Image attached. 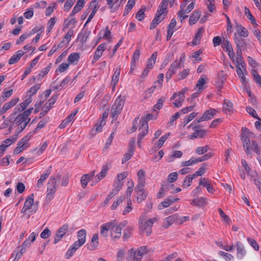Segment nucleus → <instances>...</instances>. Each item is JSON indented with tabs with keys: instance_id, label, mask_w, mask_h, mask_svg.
<instances>
[{
	"instance_id": "13d9d810",
	"label": "nucleus",
	"mask_w": 261,
	"mask_h": 261,
	"mask_svg": "<svg viewBox=\"0 0 261 261\" xmlns=\"http://www.w3.org/2000/svg\"><path fill=\"white\" fill-rule=\"evenodd\" d=\"M247 241L248 243L250 244V245L254 248V250L257 251L259 250V246L257 242L255 240L252 238H248Z\"/></svg>"
},
{
	"instance_id": "0eeeda50",
	"label": "nucleus",
	"mask_w": 261,
	"mask_h": 261,
	"mask_svg": "<svg viewBox=\"0 0 261 261\" xmlns=\"http://www.w3.org/2000/svg\"><path fill=\"white\" fill-rule=\"evenodd\" d=\"M69 229V226L67 224H64L57 231L55 235L54 243L55 244L58 243L65 235Z\"/></svg>"
},
{
	"instance_id": "a19ab883",
	"label": "nucleus",
	"mask_w": 261,
	"mask_h": 261,
	"mask_svg": "<svg viewBox=\"0 0 261 261\" xmlns=\"http://www.w3.org/2000/svg\"><path fill=\"white\" fill-rule=\"evenodd\" d=\"M245 13L248 19H249L252 24L254 25H257V23H256V20L254 17L251 14L249 9L246 7H245Z\"/></svg>"
},
{
	"instance_id": "f704fd0d",
	"label": "nucleus",
	"mask_w": 261,
	"mask_h": 261,
	"mask_svg": "<svg viewBox=\"0 0 261 261\" xmlns=\"http://www.w3.org/2000/svg\"><path fill=\"white\" fill-rule=\"evenodd\" d=\"M168 4V0H162L156 13L159 15H162L164 11L167 9Z\"/></svg>"
},
{
	"instance_id": "a18cd8bd",
	"label": "nucleus",
	"mask_w": 261,
	"mask_h": 261,
	"mask_svg": "<svg viewBox=\"0 0 261 261\" xmlns=\"http://www.w3.org/2000/svg\"><path fill=\"white\" fill-rule=\"evenodd\" d=\"M206 199L203 197L200 198L194 199L191 202V204L193 205L201 206L205 203Z\"/></svg>"
},
{
	"instance_id": "680f3d73",
	"label": "nucleus",
	"mask_w": 261,
	"mask_h": 261,
	"mask_svg": "<svg viewBox=\"0 0 261 261\" xmlns=\"http://www.w3.org/2000/svg\"><path fill=\"white\" fill-rule=\"evenodd\" d=\"M196 161L195 159H191L190 160L187 161H183L181 163V167H186L191 166L193 164H196Z\"/></svg>"
},
{
	"instance_id": "c756f323",
	"label": "nucleus",
	"mask_w": 261,
	"mask_h": 261,
	"mask_svg": "<svg viewBox=\"0 0 261 261\" xmlns=\"http://www.w3.org/2000/svg\"><path fill=\"white\" fill-rule=\"evenodd\" d=\"M200 17V12L199 11H194L190 17L189 23L191 25L194 24Z\"/></svg>"
},
{
	"instance_id": "2eb2a0df",
	"label": "nucleus",
	"mask_w": 261,
	"mask_h": 261,
	"mask_svg": "<svg viewBox=\"0 0 261 261\" xmlns=\"http://www.w3.org/2000/svg\"><path fill=\"white\" fill-rule=\"evenodd\" d=\"M61 176L59 174L57 175L56 176H52L50 178L48 181L47 191L56 192V181L57 180L60 179Z\"/></svg>"
},
{
	"instance_id": "4d7b16f0",
	"label": "nucleus",
	"mask_w": 261,
	"mask_h": 261,
	"mask_svg": "<svg viewBox=\"0 0 261 261\" xmlns=\"http://www.w3.org/2000/svg\"><path fill=\"white\" fill-rule=\"evenodd\" d=\"M165 100V98L164 97H161L160 98L158 101L157 103L153 107V110L156 111V109L160 110L161 109L163 105V103Z\"/></svg>"
},
{
	"instance_id": "473e14b6",
	"label": "nucleus",
	"mask_w": 261,
	"mask_h": 261,
	"mask_svg": "<svg viewBox=\"0 0 261 261\" xmlns=\"http://www.w3.org/2000/svg\"><path fill=\"white\" fill-rule=\"evenodd\" d=\"M170 136V133L166 134L161 137V138L159 139V140L157 142V143L155 144L154 147L155 149H159L161 148L164 142L166 141V140Z\"/></svg>"
},
{
	"instance_id": "052dcab7",
	"label": "nucleus",
	"mask_w": 261,
	"mask_h": 261,
	"mask_svg": "<svg viewBox=\"0 0 261 261\" xmlns=\"http://www.w3.org/2000/svg\"><path fill=\"white\" fill-rule=\"evenodd\" d=\"M182 155V152L181 151H175L173 154H171L169 158L168 162H172L174 158H179Z\"/></svg>"
},
{
	"instance_id": "cd10ccee",
	"label": "nucleus",
	"mask_w": 261,
	"mask_h": 261,
	"mask_svg": "<svg viewBox=\"0 0 261 261\" xmlns=\"http://www.w3.org/2000/svg\"><path fill=\"white\" fill-rule=\"evenodd\" d=\"M24 252L23 251L20 249V246L17 247L11 255V257H14V259L13 261H18L21 258Z\"/></svg>"
},
{
	"instance_id": "37998d69",
	"label": "nucleus",
	"mask_w": 261,
	"mask_h": 261,
	"mask_svg": "<svg viewBox=\"0 0 261 261\" xmlns=\"http://www.w3.org/2000/svg\"><path fill=\"white\" fill-rule=\"evenodd\" d=\"M134 150L132 149H129L127 152L124 154V157L122 159V163L124 164L130 159L134 154Z\"/></svg>"
},
{
	"instance_id": "de8ad7c7",
	"label": "nucleus",
	"mask_w": 261,
	"mask_h": 261,
	"mask_svg": "<svg viewBox=\"0 0 261 261\" xmlns=\"http://www.w3.org/2000/svg\"><path fill=\"white\" fill-rule=\"evenodd\" d=\"M91 33V31H85V32H83L79 35V37L81 38V41L84 43L86 42L89 37L90 34Z\"/></svg>"
},
{
	"instance_id": "f3484780",
	"label": "nucleus",
	"mask_w": 261,
	"mask_h": 261,
	"mask_svg": "<svg viewBox=\"0 0 261 261\" xmlns=\"http://www.w3.org/2000/svg\"><path fill=\"white\" fill-rule=\"evenodd\" d=\"M19 101V98H15L12 99L10 101L6 103L3 107L2 109L0 111V115L5 113L6 111L15 106Z\"/></svg>"
},
{
	"instance_id": "79ce46f5",
	"label": "nucleus",
	"mask_w": 261,
	"mask_h": 261,
	"mask_svg": "<svg viewBox=\"0 0 261 261\" xmlns=\"http://www.w3.org/2000/svg\"><path fill=\"white\" fill-rule=\"evenodd\" d=\"M108 170V168L107 165H105L103 166L101 172L97 175L96 178H97L96 180V182H98L102 178H103L106 175L107 172Z\"/></svg>"
},
{
	"instance_id": "4be33fe9",
	"label": "nucleus",
	"mask_w": 261,
	"mask_h": 261,
	"mask_svg": "<svg viewBox=\"0 0 261 261\" xmlns=\"http://www.w3.org/2000/svg\"><path fill=\"white\" fill-rule=\"evenodd\" d=\"M178 219V216L177 215H173L170 216L164 220V227L165 228H168L171 226L174 222Z\"/></svg>"
},
{
	"instance_id": "f8f14e48",
	"label": "nucleus",
	"mask_w": 261,
	"mask_h": 261,
	"mask_svg": "<svg viewBox=\"0 0 261 261\" xmlns=\"http://www.w3.org/2000/svg\"><path fill=\"white\" fill-rule=\"evenodd\" d=\"M222 47L224 50L227 52L230 59L233 60L234 52L230 42L227 40H224L223 42Z\"/></svg>"
},
{
	"instance_id": "09e8293b",
	"label": "nucleus",
	"mask_w": 261,
	"mask_h": 261,
	"mask_svg": "<svg viewBox=\"0 0 261 261\" xmlns=\"http://www.w3.org/2000/svg\"><path fill=\"white\" fill-rule=\"evenodd\" d=\"M124 196L118 197L117 200L113 202L111 206V210H114L116 209L124 200Z\"/></svg>"
},
{
	"instance_id": "c03bdc74",
	"label": "nucleus",
	"mask_w": 261,
	"mask_h": 261,
	"mask_svg": "<svg viewBox=\"0 0 261 261\" xmlns=\"http://www.w3.org/2000/svg\"><path fill=\"white\" fill-rule=\"evenodd\" d=\"M13 93V90L11 89L6 92L2 93V95L0 96V103H2L3 102L6 100V98L12 95Z\"/></svg>"
},
{
	"instance_id": "7ed1b4c3",
	"label": "nucleus",
	"mask_w": 261,
	"mask_h": 261,
	"mask_svg": "<svg viewBox=\"0 0 261 261\" xmlns=\"http://www.w3.org/2000/svg\"><path fill=\"white\" fill-rule=\"evenodd\" d=\"M147 251L148 249L146 246L141 247L135 251H134L133 249L129 250L126 261H141L143 255Z\"/></svg>"
},
{
	"instance_id": "2f4dec72",
	"label": "nucleus",
	"mask_w": 261,
	"mask_h": 261,
	"mask_svg": "<svg viewBox=\"0 0 261 261\" xmlns=\"http://www.w3.org/2000/svg\"><path fill=\"white\" fill-rule=\"evenodd\" d=\"M171 204H172V201L171 200V197L169 196L167 197L164 201L160 203L158 205V208L160 210H163L164 208L167 207L169 206Z\"/></svg>"
},
{
	"instance_id": "9b49d317",
	"label": "nucleus",
	"mask_w": 261,
	"mask_h": 261,
	"mask_svg": "<svg viewBox=\"0 0 261 261\" xmlns=\"http://www.w3.org/2000/svg\"><path fill=\"white\" fill-rule=\"evenodd\" d=\"M180 66V62L178 61H175L169 67L166 75V79L167 81H169L173 75H174L176 71V70Z\"/></svg>"
},
{
	"instance_id": "4c0bfd02",
	"label": "nucleus",
	"mask_w": 261,
	"mask_h": 261,
	"mask_svg": "<svg viewBox=\"0 0 261 261\" xmlns=\"http://www.w3.org/2000/svg\"><path fill=\"white\" fill-rule=\"evenodd\" d=\"M203 32V28H200L198 31L195 35V36L192 41V43L194 45H197L199 43L200 40L202 37V33Z\"/></svg>"
},
{
	"instance_id": "864d4df0",
	"label": "nucleus",
	"mask_w": 261,
	"mask_h": 261,
	"mask_svg": "<svg viewBox=\"0 0 261 261\" xmlns=\"http://www.w3.org/2000/svg\"><path fill=\"white\" fill-rule=\"evenodd\" d=\"M40 88V84H37L31 87L28 91L29 93H31L29 97L31 98V97L35 95Z\"/></svg>"
},
{
	"instance_id": "e433bc0d",
	"label": "nucleus",
	"mask_w": 261,
	"mask_h": 261,
	"mask_svg": "<svg viewBox=\"0 0 261 261\" xmlns=\"http://www.w3.org/2000/svg\"><path fill=\"white\" fill-rule=\"evenodd\" d=\"M157 57V52L154 53L151 56L150 58L148 60L146 67L151 69L155 63Z\"/></svg>"
},
{
	"instance_id": "4468645a",
	"label": "nucleus",
	"mask_w": 261,
	"mask_h": 261,
	"mask_svg": "<svg viewBox=\"0 0 261 261\" xmlns=\"http://www.w3.org/2000/svg\"><path fill=\"white\" fill-rule=\"evenodd\" d=\"M107 47L106 43H101L99 44L95 51L92 63L96 62L102 55L103 52L106 50Z\"/></svg>"
},
{
	"instance_id": "1a4fd4ad",
	"label": "nucleus",
	"mask_w": 261,
	"mask_h": 261,
	"mask_svg": "<svg viewBox=\"0 0 261 261\" xmlns=\"http://www.w3.org/2000/svg\"><path fill=\"white\" fill-rule=\"evenodd\" d=\"M34 203V195L31 194L25 199L24 205L21 210V213L22 214L26 213L27 211L32 208Z\"/></svg>"
},
{
	"instance_id": "aec40b11",
	"label": "nucleus",
	"mask_w": 261,
	"mask_h": 261,
	"mask_svg": "<svg viewBox=\"0 0 261 261\" xmlns=\"http://www.w3.org/2000/svg\"><path fill=\"white\" fill-rule=\"evenodd\" d=\"M51 166H50L49 168L46 170L45 172L40 176V178L37 181L36 185L37 188H40L42 185L44 181L48 177L51 172Z\"/></svg>"
},
{
	"instance_id": "6e6552de",
	"label": "nucleus",
	"mask_w": 261,
	"mask_h": 261,
	"mask_svg": "<svg viewBox=\"0 0 261 261\" xmlns=\"http://www.w3.org/2000/svg\"><path fill=\"white\" fill-rule=\"evenodd\" d=\"M57 99V96H53L45 103L42 108V112L40 113V118L43 117L51 109L52 106L55 103Z\"/></svg>"
},
{
	"instance_id": "338daca9",
	"label": "nucleus",
	"mask_w": 261,
	"mask_h": 261,
	"mask_svg": "<svg viewBox=\"0 0 261 261\" xmlns=\"http://www.w3.org/2000/svg\"><path fill=\"white\" fill-rule=\"evenodd\" d=\"M140 51L139 49H137L134 53L132 57V62L136 63L140 58Z\"/></svg>"
},
{
	"instance_id": "72a5a7b5",
	"label": "nucleus",
	"mask_w": 261,
	"mask_h": 261,
	"mask_svg": "<svg viewBox=\"0 0 261 261\" xmlns=\"http://www.w3.org/2000/svg\"><path fill=\"white\" fill-rule=\"evenodd\" d=\"M80 54L77 53H71L68 57L67 60L68 64H71L74 63L76 61H78L80 58Z\"/></svg>"
},
{
	"instance_id": "5fc2aeb1",
	"label": "nucleus",
	"mask_w": 261,
	"mask_h": 261,
	"mask_svg": "<svg viewBox=\"0 0 261 261\" xmlns=\"http://www.w3.org/2000/svg\"><path fill=\"white\" fill-rule=\"evenodd\" d=\"M246 111L251 116L261 121L260 118L258 117L256 111L253 108L250 107H247L246 108Z\"/></svg>"
},
{
	"instance_id": "69168bd1",
	"label": "nucleus",
	"mask_w": 261,
	"mask_h": 261,
	"mask_svg": "<svg viewBox=\"0 0 261 261\" xmlns=\"http://www.w3.org/2000/svg\"><path fill=\"white\" fill-rule=\"evenodd\" d=\"M75 1V0H67L64 6V10L68 12L71 8Z\"/></svg>"
},
{
	"instance_id": "9d476101",
	"label": "nucleus",
	"mask_w": 261,
	"mask_h": 261,
	"mask_svg": "<svg viewBox=\"0 0 261 261\" xmlns=\"http://www.w3.org/2000/svg\"><path fill=\"white\" fill-rule=\"evenodd\" d=\"M244 149L247 155L250 154L251 151L255 152L258 155L260 154L258 146L254 140H252L250 144L247 145V147H244Z\"/></svg>"
},
{
	"instance_id": "ea45409f",
	"label": "nucleus",
	"mask_w": 261,
	"mask_h": 261,
	"mask_svg": "<svg viewBox=\"0 0 261 261\" xmlns=\"http://www.w3.org/2000/svg\"><path fill=\"white\" fill-rule=\"evenodd\" d=\"M206 133V131L204 129L196 130V131L191 135L190 139H193L197 138L198 137L202 138L205 135Z\"/></svg>"
},
{
	"instance_id": "3c124183",
	"label": "nucleus",
	"mask_w": 261,
	"mask_h": 261,
	"mask_svg": "<svg viewBox=\"0 0 261 261\" xmlns=\"http://www.w3.org/2000/svg\"><path fill=\"white\" fill-rule=\"evenodd\" d=\"M147 195L148 193L147 192L143 191L142 192H140L139 194H138V196L137 197V202L138 203L142 202L146 199Z\"/></svg>"
},
{
	"instance_id": "39448f33",
	"label": "nucleus",
	"mask_w": 261,
	"mask_h": 261,
	"mask_svg": "<svg viewBox=\"0 0 261 261\" xmlns=\"http://www.w3.org/2000/svg\"><path fill=\"white\" fill-rule=\"evenodd\" d=\"M124 97L119 95L116 99L114 105L111 109V116L113 119H117L118 115L121 113L125 102Z\"/></svg>"
},
{
	"instance_id": "49530a36",
	"label": "nucleus",
	"mask_w": 261,
	"mask_h": 261,
	"mask_svg": "<svg viewBox=\"0 0 261 261\" xmlns=\"http://www.w3.org/2000/svg\"><path fill=\"white\" fill-rule=\"evenodd\" d=\"M91 178L88 176V174H84L83 175L81 179V182L82 185V187L83 189H85L89 181L90 180Z\"/></svg>"
},
{
	"instance_id": "6e6d98bb",
	"label": "nucleus",
	"mask_w": 261,
	"mask_h": 261,
	"mask_svg": "<svg viewBox=\"0 0 261 261\" xmlns=\"http://www.w3.org/2000/svg\"><path fill=\"white\" fill-rule=\"evenodd\" d=\"M209 149L210 147L207 145H206L203 147H198L196 148L195 152L198 154H202L206 152Z\"/></svg>"
},
{
	"instance_id": "f257e3e1",
	"label": "nucleus",
	"mask_w": 261,
	"mask_h": 261,
	"mask_svg": "<svg viewBox=\"0 0 261 261\" xmlns=\"http://www.w3.org/2000/svg\"><path fill=\"white\" fill-rule=\"evenodd\" d=\"M117 222L115 220L103 224L100 227V234L104 237L108 236V231L110 230L111 236L113 240L116 241L119 239L121 236L122 229L126 226L127 224L126 221H123L119 224L116 225Z\"/></svg>"
},
{
	"instance_id": "8fccbe9b",
	"label": "nucleus",
	"mask_w": 261,
	"mask_h": 261,
	"mask_svg": "<svg viewBox=\"0 0 261 261\" xmlns=\"http://www.w3.org/2000/svg\"><path fill=\"white\" fill-rule=\"evenodd\" d=\"M145 181H138V184L136 186L135 191L137 194H139L140 192H142L144 191V187L145 185Z\"/></svg>"
},
{
	"instance_id": "bf43d9fd",
	"label": "nucleus",
	"mask_w": 261,
	"mask_h": 261,
	"mask_svg": "<svg viewBox=\"0 0 261 261\" xmlns=\"http://www.w3.org/2000/svg\"><path fill=\"white\" fill-rule=\"evenodd\" d=\"M198 114L197 113H192L190 114H189L188 116L186 117L184 119V123H185V125L187 124L188 123H189L192 120H193Z\"/></svg>"
},
{
	"instance_id": "f03ea898",
	"label": "nucleus",
	"mask_w": 261,
	"mask_h": 261,
	"mask_svg": "<svg viewBox=\"0 0 261 261\" xmlns=\"http://www.w3.org/2000/svg\"><path fill=\"white\" fill-rule=\"evenodd\" d=\"M156 221V218L154 217L146 220L144 216H141L139 220L140 232H145L146 236H149L152 232V226Z\"/></svg>"
},
{
	"instance_id": "ddd939ff",
	"label": "nucleus",
	"mask_w": 261,
	"mask_h": 261,
	"mask_svg": "<svg viewBox=\"0 0 261 261\" xmlns=\"http://www.w3.org/2000/svg\"><path fill=\"white\" fill-rule=\"evenodd\" d=\"M140 126L139 127V134L138 136V139L142 140L145 136L148 133V124L144 119L142 123H139Z\"/></svg>"
},
{
	"instance_id": "0e129e2a",
	"label": "nucleus",
	"mask_w": 261,
	"mask_h": 261,
	"mask_svg": "<svg viewBox=\"0 0 261 261\" xmlns=\"http://www.w3.org/2000/svg\"><path fill=\"white\" fill-rule=\"evenodd\" d=\"M178 174L177 172H172L168 176V181L170 182H173L177 179Z\"/></svg>"
},
{
	"instance_id": "20e7f679",
	"label": "nucleus",
	"mask_w": 261,
	"mask_h": 261,
	"mask_svg": "<svg viewBox=\"0 0 261 261\" xmlns=\"http://www.w3.org/2000/svg\"><path fill=\"white\" fill-rule=\"evenodd\" d=\"M9 121L14 124L19 126L18 130V133H21L26 127L27 124L30 121V119H26L20 114L17 115L16 118L10 116L9 117Z\"/></svg>"
},
{
	"instance_id": "6ab92c4d",
	"label": "nucleus",
	"mask_w": 261,
	"mask_h": 261,
	"mask_svg": "<svg viewBox=\"0 0 261 261\" xmlns=\"http://www.w3.org/2000/svg\"><path fill=\"white\" fill-rule=\"evenodd\" d=\"M25 53L22 50H18L14 54L9 60V64L12 65L17 63L20 59L24 55Z\"/></svg>"
},
{
	"instance_id": "58836bf2",
	"label": "nucleus",
	"mask_w": 261,
	"mask_h": 261,
	"mask_svg": "<svg viewBox=\"0 0 261 261\" xmlns=\"http://www.w3.org/2000/svg\"><path fill=\"white\" fill-rule=\"evenodd\" d=\"M133 230V228L131 226H127L125 228L122 237L123 241H126L130 237Z\"/></svg>"
},
{
	"instance_id": "bb28decb",
	"label": "nucleus",
	"mask_w": 261,
	"mask_h": 261,
	"mask_svg": "<svg viewBox=\"0 0 261 261\" xmlns=\"http://www.w3.org/2000/svg\"><path fill=\"white\" fill-rule=\"evenodd\" d=\"M233 105L229 100H225L223 104V111L227 115H230L233 111Z\"/></svg>"
},
{
	"instance_id": "a878e982",
	"label": "nucleus",
	"mask_w": 261,
	"mask_h": 261,
	"mask_svg": "<svg viewBox=\"0 0 261 261\" xmlns=\"http://www.w3.org/2000/svg\"><path fill=\"white\" fill-rule=\"evenodd\" d=\"M237 257L239 258H242L246 253L245 248L240 242H238L237 243Z\"/></svg>"
},
{
	"instance_id": "c85d7f7f",
	"label": "nucleus",
	"mask_w": 261,
	"mask_h": 261,
	"mask_svg": "<svg viewBox=\"0 0 261 261\" xmlns=\"http://www.w3.org/2000/svg\"><path fill=\"white\" fill-rule=\"evenodd\" d=\"M199 185L205 187L209 193H213V188L211 186L210 183L207 178H203L199 180Z\"/></svg>"
},
{
	"instance_id": "393cba45",
	"label": "nucleus",
	"mask_w": 261,
	"mask_h": 261,
	"mask_svg": "<svg viewBox=\"0 0 261 261\" xmlns=\"http://www.w3.org/2000/svg\"><path fill=\"white\" fill-rule=\"evenodd\" d=\"M206 80V76L205 75H202L197 81L195 89L197 88L198 92H201L203 90V87L205 84Z\"/></svg>"
},
{
	"instance_id": "a211bd4d",
	"label": "nucleus",
	"mask_w": 261,
	"mask_h": 261,
	"mask_svg": "<svg viewBox=\"0 0 261 261\" xmlns=\"http://www.w3.org/2000/svg\"><path fill=\"white\" fill-rule=\"evenodd\" d=\"M33 133L30 132L27 136L22 138L17 143V145L20 146L21 148L25 149L29 146L27 145L28 141L33 136Z\"/></svg>"
},
{
	"instance_id": "603ef678",
	"label": "nucleus",
	"mask_w": 261,
	"mask_h": 261,
	"mask_svg": "<svg viewBox=\"0 0 261 261\" xmlns=\"http://www.w3.org/2000/svg\"><path fill=\"white\" fill-rule=\"evenodd\" d=\"M145 7L142 8L140 9L136 14V18L139 21H142L144 17V13L145 10Z\"/></svg>"
},
{
	"instance_id": "5701e85b",
	"label": "nucleus",
	"mask_w": 261,
	"mask_h": 261,
	"mask_svg": "<svg viewBox=\"0 0 261 261\" xmlns=\"http://www.w3.org/2000/svg\"><path fill=\"white\" fill-rule=\"evenodd\" d=\"M120 70L121 69L120 66L117 67L114 72V73L113 75L111 81V85L113 86V89L115 88L116 85H117L119 81Z\"/></svg>"
},
{
	"instance_id": "dca6fc26",
	"label": "nucleus",
	"mask_w": 261,
	"mask_h": 261,
	"mask_svg": "<svg viewBox=\"0 0 261 261\" xmlns=\"http://www.w3.org/2000/svg\"><path fill=\"white\" fill-rule=\"evenodd\" d=\"M216 111L213 109H211L206 111L202 116L198 120L197 123H200L203 121L207 120L213 118L216 115Z\"/></svg>"
},
{
	"instance_id": "b1692460",
	"label": "nucleus",
	"mask_w": 261,
	"mask_h": 261,
	"mask_svg": "<svg viewBox=\"0 0 261 261\" xmlns=\"http://www.w3.org/2000/svg\"><path fill=\"white\" fill-rule=\"evenodd\" d=\"M98 245V236L97 233H95L93 235L90 243V250H94L96 249L97 248Z\"/></svg>"
},
{
	"instance_id": "412c9836",
	"label": "nucleus",
	"mask_w": 261,
	"mask_h": 261,
	"mask_svg": "<svg viewBox=\"0 0 261 261\" xmlns=\"http://www.w3.org/2000/svg\"><path fill=\"white\" fill-rule=\"evenodd\" d=\"M236 31L238 35L241 37H247L248 36L249 33L247 29L243 27L241 24H237L236 27Z\"/></svg>"
},
{
	"instance_id": "423d86ee",
	"label": "nucleus",
	"mask_w": 261,
	"mask_h": 261,
	"mask_svg": "<svg viewBox=\"0 0 261 261\" xmlns=\"http://www.w3.org/2000/svg\"><path fill=\"white\" fill-rule=\"evenodd\" d=\"M234 41L237 46V52L242 53V50L245 49L248 45L247 41L239 36L237 33L234 35Z\"/></svg>"
},
{
	"instance_id": "c9c22d12",
	"label": "nucleus",
	"mask_w": 261,
	"mask_h": 261,
	"mask_svg": "<svg viewBox=\"0 0 261 261\" xmlns=\"http://www.w3.org/2000/svg\"><path fill=\"white\" fill-rule=\"evenodd\" d=\"M78 240L80 243H82L84 244L86 242V230L82 229L77 232Z\"/></svg>"
},
{
	"instance_id": "774afa93",
	"label": "nucleus",
	"mask_w": 261,
	"mask_h": 261,
	"mask_svg": "<svg viewBox=\"0 0 261 261\" xmlns=\"http://www.w3.org/2000/svg\"><path fill=\"white\" fill-rule=\"evenodd\" d=\"M127 205L125 207L124 210L123 211V213H122L123 215H126L127 213L130 212L133 209V207L132 206V203L131 199H129L128 198V199L127 200Z\"/></svg>"
},
{
	"instance_id": "7c9ffc66",
	"label": "nucleus",
	"mask_w": 261,
	"mask_h": 261,
	"mask_svg": "<svg viewBox=\"0 0 261 261\" xmlns=\"http://www.w3.org/2000/svg\"><path fill=\"white\" fill-rule=\"evenodd\" d=\"M162 15H159L158 13H156L154 19L152 21L150 25V29L153 30L154 29L156 25L161 22L163 19L165 18L163 17V18H161Z\"/></svg>"
},
{
	"instance_id": "e2e57ef3",
	"label": "nucleus",
	"mask_w": 261,
	"mask_h": 261,
	"mask_svg": "<svg viewBox=\"0 0 261 261\" xmlns=\"http://www.w3.org/2000/svg\"><path fill=\"white\" fill-rule=\"evenodd\" d=\"M46 122H47V121L45 120H42L40 121L38 123V124L36 128L35 129V130H33V132H31V133H33V135H34L37 130L44 127L45 126Z\"/></svg>"
}]
</instances>
